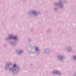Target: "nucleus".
<instances>
[{
  "mask_svg": "<svg viewBox=\"0 0 76 76\" xmlns=\"http://www.w3.org/2000/svg\"><path fill=\"white\" fill-rule=\"evenodd\" d=\"M33 13H34V14H35V12H33Z\"/></svg>",
  "mask_w": 76,
  "mask_h": 76,
  "instance_id": "obj_4",
  "label": "nucleus"
},
{
  "mask_svg": "<svg viewBox=\"0 0 76 76\" xmlns=\"http://www.w3.org/2000/svg\"><path fill=\"white\" fill-rule=\"evenodd\" d=\"M36 50H38V48H36Z\"/></svg>",
  "mask_w": 76,
  "mask_h": 76,
  "instance_id": "obj_3",
  "label": "nucleus"
},
{
  "mask_svg": "<svg viewBox=\"0 0 76 76\" xmlns=\"http://www.w3.org/2000/svg\"><path fill=\"white\" fill-rule=\"evenodd\" d=\"M74 59H76V56H74Z\"/></svg>",
  "mask_w": 76,
  "mask_h": 76,
  "instance_id": "obj_2",
  "label": "nucleus"
},
{
  "mask_svg": "<svg viewBox=\"0 0 76 76\" xmlns=\"http://www.w3.org/2000/svg\"><path fill=\"white\" fill-rule=\"evenodd\" d=\"M16 64H14L13 65V67H16Z\"/></svg>",
  "mask_w": 76,
  "mask_h": 76,
  "instance_id": "obj_1",
  "label": "nucleus"
}]
</instances>
